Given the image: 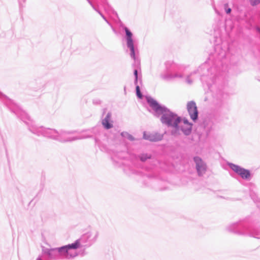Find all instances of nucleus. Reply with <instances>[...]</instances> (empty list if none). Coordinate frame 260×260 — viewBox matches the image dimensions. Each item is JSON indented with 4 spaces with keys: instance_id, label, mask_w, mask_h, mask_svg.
Listing matches in <instances>:
<instances>
[{
    "instance_id": "1",
    "label": "nucleus",
    "mask_w": 260,
    "mask_h": 260,
    "mask_svg": "<svg viewBox=\"0 0 260 260\" xmlns=\"http://www.w3.org/2000/svg\"><path fill=\"white\" fill-rule=\"evenodd\" d=\"M181 118L170 111H166L162 115L161 120L162 123L172 128V133L177 135L178 133V125Z\"/></svg>"
},
{
    "instance_id": "2",
    "label": "nucleus",
    "mask_w": 260,
    "mask_h": 260,
    "mask_svg": "<svg viewBox=\"0 0 260 260\" xmlns=\"http://www.w3.org/2000/svg\"><path fill=\"white\" fill-rule=\"evenodd\" d=\"M230 166L233 171L240 175L243 179H247L250 178V173L249 170L233 164H230Z\"/></svg>"
},
{
    "instance_id": "3",
    "label": "nucleus",
    "mask_w": 260,
    "mask_h": 260,
    "mask_svg": "<svg viewBox=\"0 0 260 260\" xmlns=\"http://www.w3.org/2000/svg\"><path fill=\"white\" fill-rule=\"evenodd\" d=\"M178 133L177 134H179L181 132H182L185 135H188L191 132L192 124L188 122L187 120H182L181 119L178 125Z\"/></svg>"
},
{
    "instance_id": "4",
    "label": "nucleus",
    "mask_w": 260,
    "mask_h": 260,
    "mask_svg": "<svg viewBox=\"0 0 260 260\" xmlns=\"http://www.w3.org/2000/svg\"><path fill=\"white\" fill-rule=\"evenodd\" d=\"M194 161L196 163V169L199 175H202L206 171V164L198 156L194 157Z\"/></svg>"
},
{
    "instance_id": "5",
    "label": "nucleus",
    "mask_w": 260,
    "mask_h": 260,
    "mask_svg": "<svg viewBox=\"0 0 260 260\" xmlns=\"http://www.w3.org/2000/svg\"><path fill=\"white\" fill-rule=\"evenodd\" d=\"M187 109L190 118L193 120H196L198 115L197 107L196 103L192 101L188 102L187 104Z\"/></svg>"
},
{
    "instance_id": "6",
    "label": "nucleus",
    "mask_w": 260,
    "mask_h": 260,
    "mask_svg": "<svg viewBox=\"0 0 260 260\" xmlns=\"http://www.w3.org/2000/svg\"><path fill=\"white\" fill-rule=\"evenodd\" d=\"M80 246V242L79 240H77L74 243L69 244L64 247L59 248L58 251L60 252H64L67 255L69 253V250L71 249H76Z\"/></svg>"
},
{
    "instance_id": "7",
    "label": "nucleus",
    "mask_w": 260,
    "mask_h": 260,
    "mask_svg": "<svg viewBox=\"0 0 260 260\" xmlns=\"http://www.w3.org/2000/svg\"><path fill=\"white\" fill-rule=\"evenodd\" d=\"M111 118V113H108L106 117L102 121V124L106 129H109L113 126Z\"/></svg>"
},
{
    "instance_id": "8",
    "label": "nucleus",
    "mask_w": 260,
    "mask_h": 260,
    "mask_svg": "<svg viewBox=\"0 0 260 260\" xmlns=\"http://www.w3.org/2000/svg\"><path fill=\"white\" fill-rule=\"evenodd\" d=\"M147 101L150 107H151L155 111H158L160 110L161 107L154 99L151 98L148 99Z\"/></svg>"
},
{
    "instance_id": "9",
    "label": "nucleus",
    "mask_w": 260,
    "mask_h": 260,
    "mask_svg": "<svg viewBox=\"0 0 260 260\" xmlns=\"http://www.w3.org/2000/svg\"><path fill=\"white\" fill-rule=\"evenodd\" d=\"M144 138L146 139L149 140L151 141H157L161 139V136H155L154 135H151L149 136H146V134H144Z\"/></svg>"
},
{
    "instance_id": "10",
    "label": "nucleus",
    "mask_w": 260,
    "mask_h": 260,
    "mask_svg": "<svg viewBox=\"0 0 260 260\" xmlns=\"http://www.w3.org/2000/svg\"><path fill=\"white\" fill-rule=\"evenodd\" d=\"M127 36V45L133 44L132 40V34L127 27L124 28Z\"/></svg>"
},
{
    "instance_id": "11",
    "label": "nucleus",
    "mask_w": 260,
    "mask_h": 260,
    "mask_svg": "<svg viewBox=\"0 0 260 260\" xmlns=\"http://www.w3.org/2000/svg\"><path fill=\"white\" fill-rule=\"evenodd\" d=\"M128 47L130 48L131 50V56L134 58L135 59V50H134V44H128L127 45Z\"/></svg>"
},
{
    "instance_id": "12",
    "label": "nucleus",
    "mask_w": 260,
    "mask_h": 260,
    "mask_svg": "<svg viewBox=\"0 0 260 260\" xmlns=\"http://www.w3.org/2000/svg\"><path fill=\"white\" fill-rule=\"evenodd\" d=\"M136 93H137V95L138 96V98H139L140 99H142V98L143 96H142V94H141V93L140 92V88H139V86H137L136 87Z\"/></svg>"
},
{
    "instance_id": "13",
    "label": "nucleus",
    "mask_w": 260,
    "mask_h": 260,
    "mask_svg": "<svg viewBox=\"0 0 260 260\" xmlns=\"http://www.w3.org/2000/svg\"><path fill=\"white\" fill-rule=\"evenodd\" d=\"M250 4L252 6H254L260 3V0H250Z\"/></svg>"
},
{
    "instance_id": "14",
    "label": "nucleus",
    "mask_w": 260,
    "mask_h": 260,
    "mask_svg": "<svg viewBox=\"0 0 260 260\" xmlns=\"http://www.w3.org/2000/svg\"><path fill=\"white\" fill-rule=\"evenodd\" d=\"M148 157H147L146 156H142L141 157V160L142 161H145L147 158H148Z\"/></svg>"
},
{
    "instance_id": "15",
    "label": "nucleus",
    "mask_w": 260,
    "mask_h": 260,
    "mask_svg": "<svg viewBox=\"0 0 260 260\" xmlns=\"http://www.w3.org/2000/svg\"><path fill=\"white\" fill-rule=\"evenodd\" d=\"M225 11L227 14H230L231 12V8L225 9Z\"/></svg>"
},
{
    "instance_id": "16",
    "label": "nucleus",
    "mask_w": 260,
    "mask_h": 260,
    "mask_svg": "<svg viewBox=\"0 0 260 260\" xmlns=\"http://www.w3.org/2000/svg\"><path fill=\"white\" fill-rule=\"evenodd\" d=\"M134 74L135 75V77H136V79H137V78H138V72L137 70H135L134 71Z\"/></svg>"
}]
</instances>
